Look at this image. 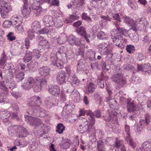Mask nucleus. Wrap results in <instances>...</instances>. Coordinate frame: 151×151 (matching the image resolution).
Masks as SVG:
<instances>
[{"mask_svg": "<svg viewBox=\"0 0 151 151\" xmlns=\"http://www.w3.org/2000/svg\"><path fill=\"white\" fill-rule=\"evenodd\" d=\"M73 109L72 104L70 102H67L65 104V106L63 108V110L65 111H67V112L68 111L70 112Z\"/></svg>", "mask_w": 151, "mask_h": 151, "instance_id": "6e6d98bb", "label": "nucleus"}, {"mask_svg": "<svg viewBox=\"0 0 151 151\" xmlns=\"http://www.w3.org/2000/svg\"><path fill=\"white\" fill-rule=\"evenodd\" d=\"M103 76H101L99 78L98 80H97V83L101 88H103L104 87V81H103Z\"/></svg>", "mask_w": 151, "mask_h": 151, "instance_id": "774afa93", "label": "nucleus"}, {"mask_svg": "<svg viewBox=\"0 0 151 151\" xmlns=\"http://www.w3.org/2000/svg\"><path fill=\"white\" fill-rule=\"evenodd\" d=\"M66 74L63 71H59L56 77V80L59 84H64L65 83Z\"/></svg>", "mask_w": 151, "mask_h": 151, "instance_id": "412c9836", "label": "nucleus"}, {"mask_svg": "<svg viewBox=\"0 0 151 151\" xmlns=\"http://www.w3.org/2000/svg\"><path fill=\"white\" fill-rule=\"evenodd\" d=\"M70 3L74 6H76L77 5L82 6L85 3V0H71Z\"/></svg>", "mask_w": 151, "mask_h": 151, "instance_id": "3c124183", "label": "nucleus"}, {"mask_svg": "<svg viewBox=\"0 0 151 151\" xmlns=\"http://www.w3.org/2000/svg\"><path fill=\"white\" fill-rule=\"evenodd\" d=\"M24 2L23 7L21 9L22 14L23 17L25 18L28 17L30 15L31 9L28 6L27 0H22Z\"/></svg>", "mask_w": 151, "mask_h": 151, "instance_id": "4468645a", "label": "nucleus"}, {"mask_svg": "<svg viewBox=\"0 0 151 151\" xmlns=\"http://www.w3.org/2000/svg\"><path fill=\"white\" fill-rule=\"evenodd\" d=\"M25 68V65L24 64L18 62V64L16 66L15 68H14V69L15 70V71L14 72V74H16L18 72V70H20L24 69Z\"/></svg>", "mask_w": 151, "mask_h": 151, "instance_id": "052dcab7", "label": "nucleus"}, {"mask_svg": "<svg viewBox=\"0 0 151 151\" xmlns=\"http://www.w3.org/2000/svg\"><path fill=\"white\" fill-rule=\"evenodd\" d=\"M15 32L18 33L22 34L24 32V29L21 24H18L13 26Z\"/></svg>", "mask_w": 151, "mask_h": 151, "instance_id": "a18cd8bd", "label": "nucleus"}, {"mask_svg": "<svg viewBox=\"0 0 151 151\" xmlns=\"http://www.w3.org/2000/svg\"><path fill=\"white\" fill-rule=\"evenodd\" d=\"M97 87L96 85L91 82L88 84L87 86V90L88 92L90 93L94 91Z\"/></svg>", "mask_w": 151, "mask_h": 151, "instance_id": "37998d69", "label": "nucleus"}, {"mask_svg": "<svg viewBox=\"0 0 151 151\" xmlns=\"http://www.w3.org/2000/svg\"><path fill=\"white\" fill-rule=\"evenodd\" d=\"M137 71H141L145 74L151 72V66L149 63L144 64L142 65H137Z\"/></svg>", "mask_w": 151, "mask_h": 151, "instance_id": "aec40b11", "label": "nucleus"}, {"mask_svg": "<svg viewBox=\"0 0 151 151\" xmlns=\"http://www.w3.org/2000/svg\"><path fill=\"white\" fill-rule=\"evenodd\" d=\"M127 51L130 53H133L135 50V47L134 45H127L126 46Z\"/></svg>", "mask_w": 151, "mask_h": 151, "instance_id": "69168bd1", "label": "nucleus"}, {"mask_svg": "<svg viewBox=\"0 0 151 151\" xmlns=\"http://www.w3.org/2000/svg\"><path fill=\"white\" fill-rule=\"evenodd\" d=\"M59 56L56 54L55 51H53L51 54L50 59L52 64L55 66L56 63L58 61L57 59L58 57Z\"/></svg>", "mask_w": 151, "mask_h": 151, "instance_id": "79ce46f5", "label": "nucleus"}, {"mask_svg": "<svg viewBox=\"0 0 151 151\" xmlns=\"http://www.w3.org/2000/svg\"><path fill=\"white\" fill-rule=\"evenodd\" d=\"M115 140L116 139L113 137H108L105 140V142H106L105 144H108L109 145L112 146L114 145Z\"/></svg>", "mask_w": 151, "mask_h": 151, "instance_id": "680f3d73", "label": "nucleus"}, {"mask_svg": "<svg viewBox=\"0 0 151 151\" xmlns=\"http://www.w3.org/2000/svg\"><path fill=\"white\" fill-rule=\"evenodd\" d=\"M25 121L30 125L35 126L34 133L36 136H41L45 132L46 126L42 121L39 118L32 117L28 115H24Z\"/></svg>", "mask_w": 151, "mask_h": 151, "instance_id": "39448f33", "label": "nucleus"}, {"mask_svg": "<svg viewBox=\"0 0 151 151\" xmlns=\"http://www.w3.org/2000/svg\"><path fill=\"white\" fill-rule=\"evenodd\" d=\"M111 79L115 83L121 85H123L126 83L125 79L120 73L113 75L111 77Z\"/></svg>", "mask_w": 151, "mask_h": 151, "instance_id": "2eb2a0df", "label": "nucleus"}, {"mask_svg": "<svg viewBox=\"0 0 151 151\" xmlns=\"http://www.w3.org/2000/svg\"><path fill=\"white\" fill-rule=\"evenodd\" d=\"M50 69L48 67L44 66L40 68L39 69V73L41 76L45 77L49 75Z\"/></svg>", "mask_w": 151, "mask_h": 151, "instance_id": "c756f323", "label": "nucleus"}, {"mask_svg": "<svg viewBox=\"0 0 151 151\" xmlns=\"http://www.w3.org/2000/svg\"><path fill=\"white\" fill-rule=\"evenodd\" d=\"M56 131L59 134L62 133L65 130V127L63 124L60 123L58 124L56 127Z\"/></svg>", "mask_w": 151, "mask_h": 151, "instance_id": "864d4df0", "label": "nucleus"}, {"mask_svg": "<svg viewBox=\"0 0 151 151\" xmlns=\"http://www.w3.org/2000/svg\"><path fill=\"white\" fill-rule=\"evenodd\" d=\"M0 6L2 7V9L9 13L12 10V7L10 4L3 0L0 1Z\"/></svg>", "mask_w": 151, "mask_h": 151, "instance_id": "393cba45", "label": "nucleus"}, {"mask_svg": "<svg viewBox=\"0 0 151 151\" xmlns=\"http://www.w3.org/2000/svg\"><path fill=\"white\" fill-rule=\"evenodd\" d=\"M11 20L13 23V26L18 24H22L23 22V18L20 16L15 14L11 17Z\"/></svg>", "mask_w": 151, "mask_h": 151, "instance_id": "bb28decb", "label": "nucleus"}, {"mask_svg": "<svg viewBox=\"0 0 151 151\" xmlns=\"http://www.w3.org/2000/svg\"><path fill=\"white\" fill-rule=\"evenodd\" d=\"M145 122L144 120H140V126L137 127V131L138 132H141L144 128H145L146 125H148L150 124V128H151V116L146 114L145 116Z\"/></svg>", "mask_w": 151, "mask_h": 151, "instance_id": "ddd939ff", "label": "nucleus"}, {"mask_svg": "<svg viewBox=\"0 0 151 151\" xmlns=\"http://www.w3.org/2000/svg\"><path fill=\"white\" fill-rule=\"evenodd\" d=\"M32 52H27L23 58V60L25 63L29 62L32 59Z\"/></svg>", "mask_w": 151, "mask_h": 151, "instance_id": "603ef678", "label": "nucleus"}, {"mask_svg": "<svg viewBox=\"0 0 151 151\" xmlns=\"http://www.w3.org/2000/svg\"><path fill=\"white\" fill-rule=\"evenodd\" d=\"M32 10H33L34 14L36 16H38L41 15L43 12H45L46 9H44L40 6L38 8Z\"/></svg>", "mask_w": 151, "mask_h": 151, "instance_id": "09e8293b", "label": "nucleus"}, {"mask_svg": "<svg viewBox=\"0 0 151 151\" xmlns=\"http://www.w3.org/2000/svg\"><path fill=\"white\" fill-rule=\"evenodd\" d=\"M47 84V80L44 78H41L38 76L35 78L29 76L27 78L26 83L22 85V87L25 89L32 88L35 91L38 92L45 88Z\"/></svg>", "mask_w": 151, "mask_h": 151, "instance_id": "f03ea898", "label": "nucleus"}, {"mask_svg": "<svg viewBox=\"0 0 151 151\" xmlns=\"http://www.w3.org/2000/svg\"><path fill=\"white\" fill-rule=\"evenodd\" d=\"M45 103L47 108L50 109L54 106H57L58 105V101L55 100L54 97L48 96L46 98Z\"/></svg>", "mask_w": 151, "mask_h": 151, "instance_id": "dca6fc26", "label": "nucleus"}, {"mask_svg": "<svg viewBox=\"0 0 151 151\" xmlns=\"http://www.w3.org/2000/svg\"><path fill=\"white\" fill-rule=\"evenodd\" d=\"M56 34V31L54 28H51L48 29L47 33V35L49 37H54Z\"/></svg>", "mask_w": 151, "mask_h": 151, "instance_id": "0e129e2a", "label": "nucleus"}, {"mask_svg": "<svg viewBox=\"0 0 151 151\" xmlns=\"http://www.w3.org/2000/svg\"><path fill=\"white\" fill-rule=\"evenodd\" d=\"M35 32L36 33V32L31 29H29L28 32V37L29 38H26L24 42V45L25 47L27 49H28L29 47V39L30 40H32L35 38Z\"/></svg>", "mask_w": 151, "mask_h": 151, "instance_id": "a211bd4d", "label": "nucleus"}, {"mask_svg": "<svg viewBox=\"0 0 151 151\" xmlns=\"http://www.w3.org/2000/svg\"><path fill=\"white\" fill-rule=\"evenodd\" d=\"M49 91L52 95L58 96L60 93V88L58 86H49Z\"/></svg>", "mask_w": 151, "mask_h": 151, "instance_id": "c85d7f7f", "label": "nucleus"}, {"mask_svg": "<svg viewBox=\"0 0 151 151\" xmlns=\"http://www.w3.org/2000/svg\"><path fill=\"white\" fill-rule=\"evenodd\" d=\"M86 65L85 64V61L83 59H80L78 63L77 67V71L78 72L81 73V72L83 73L85 72V73L87 74L88 73V66L86 67Z\"/></svg>", "mask_w": 151, "mask_h": 151, "instance_id": "f3484780", "label": "nucleus"}, {"mask_svg": "<svg viewBox=\"0 0 151 151\" xmlns=\"http://www.w3.org/2000/svg\"><path fill=\"white\" fill-rule=\"evenodd\" d=\"M69 47L67 46L64 47L63 46H61L58 48L57 52H55L56 54L59 56V55L61 56L65 55L66 51H68Z\"/></svg>", "mask_w": 151, "mask_h": 151, "instance_id": "f704fd0d", "label": "nucleus"}, {"mask_svg": "<svg viewBox=\"0 0 151 151\" xmlns=\"http://www.w3.org/2000/svg\"><path fill=\"white\" fill-rule=\"evenodd\" d=\"M136 151H151V141L145 142L141 147L137 148Z\"/></svg>", "mask_w": 151, "mask_h": 151, "instance_id": "6ab92c4d", "label": "nucleus"}, {"mask_svg": "<svg viewBox=\"0 0 151 151\" xmlns=\"http://www.w3.org/2000/svg\"><path fill=\"white\" fill-rule=\"evenodd\" d=\"M12 74L10 76L7 75L5 79H3L2 81H0V97L1 99H3L6 101L8 102V99L6 98V96L8 91V88L13 89L16 87V85L13 80L12 77Z\"/></svg>", "mask_w": 151, "mask_h": 151, "instance_id": "423d86ee", "label": "nucleus"}, {"mask_svg": "<svg viewBox=\"0 0 151 151\" xmlns=\"http://www.w3.org/2000/svg\"><path fill=\"white\" fill-rule=\"evenodd\" d=\"M67 39V35L64 33H61L57 38L58 43L60 44L65 43Z\"/></svg>", "mask_w": 151, "mask_h": 151, "instance_id": "e433bc0d", "label": "nucleus"}, {"mask_svg": "<svg viewBox=\"0 0 151 151\" xmlns=\"http://www.w3.org/2000/svg\"><path fill=\"white\" fill-rule=\"evenodd\" d=\"M111 113L109 112V114H107L104 117L105 120L106 122L107 126L110 128L114 129L118 125L117 115H120L121 117L124 118L127 114L123 111L115 109L111 110Z\"/></svg>", "mask_w": 151, "mask_h": 151, "instance_id": "0eeeda50", "label": "nucleus"}, {"mask_svg": "<svg viewBox=\"0 0 151 151\" xmlns=\"http://www.w3.org/2000/svg\"><path fill=\"white\" fill-rule=\"evenodd\" d=\"M114 142V146L115 147L119 149V147H121V151H126L123 145V140L116 138Z\"/></svg>", "mask_w": 151, "mask_h": 151, "instance_id": "2f4dec72", "label": "nucleus"}, {"mask_svg": "<svg viewBox=\"0 0 151 151\" xmlns=\"http://www.w3.org/2000/svg\"><path fill=\"white\" fill-rule=\"evenodd\" d=\"M105 140H99L97 142V150L98 151H105Z\"/></svg>", "mask_w": 151, "mask_h": 151, "instance_id": "4c0bfd02", "label": "nucleus"}, {"mask_svg": "<svg viewBox=\"0 0 151 151\" xmlns=\"http://www.w3.org/2000/svg\"><path fill=\"white\" fill-rule=\"evenodd\" d=\"M14 144L15 145L17 146H19L21 147H23L27 145L28 142L25 140L20 141L18 139H16L15 141Z\"/></svg>", "mask_w": 151, "mask_h": 151, "instance_id": "49530a36", "label": "nucleus"}, {"mask_svg": "<svg viewBox=\"0 0 151 151\" xmlns=\"http://www.w3.org/2000/svg\"><path fill=\"white\" fill-rule=\"evenodd\" d=\"M127 108L129 112L137 111L139 109L136 107L132 103L129 102L127 104Z\"/></svg>", "mask_w": 151, "mask_h": 151, "instance_id": "a19ab883", "label": "nucleus"}, {"mask_svg": "<svg viewBox=\"0 0 151 151\" xmlns=\"http://www.w3.org/2000/svg\"><path fill=\"white\" fill-rule=\"evenodd\" d=\"M32 53V55L35 59H38L41 56L40 51L37 49L34 50Z\"/></svg>", "mask_w": 151, "mask_h": 151, "instance_id": "bf43d9fd", "label": "nucleus"}, {"mask_svg": "<svg viewBox=\"0 0 151 151\" xmlns=\"http://www.w3.org/2000/svg\"><path fill=\"white\" fill-rule=\"evenodd\" d=\"M12 25H13V23L12 21L6 20L4 21L3 24V26L5 28H9L11 27Z\"/></svg>", "mask_w": 151, "mask_h": 151, "instance_id": "338daca9", "label": "nucleus"}, {"mask_svg": "<svg viewBox=\"0 0 151 151\" xmlns=\"http://www.w3.org/2000/svg\"><path fill=\"white\" fill-rule=\"evenodd\" d=\"M78 33L82 36H83L86 42L89 43L90 41L92 40L91 36L89 35L86 34L85 30L83 27H81L77 29Z\"/></svg>", "mask_w": 151, "mask_h": 151, "instance_id": "b1692460", "label": "nucleus"}, {"mask_svg": "<svg viewBox=\"0 0 151 151\" xmlns=\"http://www.w3.org/2000/svg\"><path fill=\"white\" fill-rule=\"evenodd\" d=\"M37 40L40 45L45 46V47L46 48L48 47V41L45 39L43 37L41 36H39L37 37Z\"/></svg>", "mask_w": 151, "mask_h": 151, "instance_id": "c9c22d12", "label": "nucleus"}, {"mask_svg": "<svg viewBox=\"0 0 151 151\" xmlns=\"http://www.w3.org/2000/svg\"><path fill=\"white\" fill-rule=\"evenodd\" d=\"M148 24V22L144 17L139 18L134 22V27H132L131 29L136 31L139 28L144 27Z\"/></svg>", "mask_w": 151, "mask_h": 151, "instance_id": "9b49d317", "label": "nucleus"}, {"mask_svg": "<svg viewBox=\"0 0 151 151\" xmlns=\"http://www.w3.org/2000/svg\"><path fill=\"white\" fill-rule=\"evenodd\" d=\"M70 96L74 101L76 102L79 101L80 99V93L77 91H73L70 93Z\"/></svg>", "mask_w": 151, "mask_h": 151, "instance_id": "58836bf2", "label": "nucleus"}, {"mask_svg": "<svg viewBox=\"0 0 151 151\" xmlns=\"http://www.w3.org/2000/svg\"><path fill=\"white\" fill-rule=\"evenodd\" d=\"M24 77V73L22 72H20L17 74L15 77V80L17 82H19L22 80Z\"/></svg>", "mask_w": 151, "mask_h": 151, "instance_id": "4d7b16f0", "label": "nucleus"}, {"mask_svg": "<svg viewBox=\"0 0 151 151\" xmlns=\"http://www.w3.org/2000/svg\"><path fill=\"white\" fill-rule=\"evenodd\" d=\"M58 14V15H56L54 19V25L56 28L61 27L64 23V20L62 16V13L59 11L57 12Z\"/></svg>", "mask_w": 151, "mask_h": 151, "instance_id": "f8f14e48", "label": "nucleus"}, {"mask_svg": "<svg viewBox=\"0 0 151 151\" xmlns=\"http://www.w3.org/2000/svg\"><path fill=\"white\" fill-rule=\"evenodd\" d=\"M114 142V146L115 147L119 149V147H121V151H126L123 145V140L116 138Z\"/></svg>", "mask_w": 151, "mask_h": 151, "instance_id": "473e14b6", "label": "nucleus"}, {"mask_svg": "<svg viewBox=\"0 0 151 151\" xmlns=\"http://www.w3.org/2000/svg\"><path fill=\"white\" fill-rule=\"evenodd\" d=\"M65 56L66 57V58L69 60L73 59L74 58V53L71 50V48L70 47H69L68 51H66Z\"/></svg>", "mask_w": 151, "mask_h": 151, "instance_id": "8fccbe9b", "label": "nucleus"}, {"mask_svg": "<svg viewBox=\"0 0 151 151\" xmlns=\"http://www.w3.org/2000/svg\"><path fill=\"white\" fill-rule=\"evenodd\" d=\"M85 115L89 116L88 117V121L84 118L83 119L85 121L82 122L79 126L78 130L81 133L89 132L94 129V127L93 125L95 124V119L93 116V114L91 111L81 109L79 111V116Z\"/></svg>", "mask_w": 151, "mask_h": 151, "instance_id": "7ed1b4c3", "label": "nucleus"}, {"mask_svg": "<svg viewBox=\"0 0 151 151\" xmlns=\"http://www.w3.org/2000/svg\"><path fill=\"white\" fill-rule=\"evenodd\" d=\"M10 109H13L15 112H13L12 114V112H10L7 110L1 111L0 112V114H1L2 118L4 119H7L10 116H12L13 118L17 119L18 117L17 113L19 111L18 107L17 106H16L13 108L12 107H11Z\"/></svg>", "mask_w": 151, "mask_h": 151, "instance_id": "9d476101", "label": "nucleus"}, {"mask_svg": "<svg viewBox=\"0 0 151 151\" xmlns=\"http://www.w3.org/2000/svg\"><path fill=\"white\" fill-rule=\"evenodd\" d=\"M28 106L31 107L27 111V113L31 115L33 114L32 110L33 109L34 113L37 112L39 114V116L44 117L47 115L46 111L41 108L40 107V105L41 103V101L39 96H33L28 99Z\"/></svg>", "mask_w": 151, "mask_h": 151, "instance_id": "20e7f679", "label": "nucleus"}, {"mask_svg": "<svg viewBox=\"0 0 151 151\" xmlns=\"http://www.w3.org/2000/svg\"><path fill=\"white\" fill-rule=\"evenodd\" d=\"M68 41L69 44L72 45L75 44L77 46H80L81 44L80 39L76 38L75 36L73 35H70L69 36Z\"/></svg>", "mask_w": 151, "mask_h": 151, "instance_id": "4be33fe9", "label": "nucleus"}, {"mask_svg": "<svg viewBox=\"0 0 151 151\" xmlns=\"http://www.w3.org/2000/svg\"><path fill=\"white\" fill-rule=\"evenodd\" d=\"M129 6L133 10H136L138 9V6L134 2H133L131 0H129L127 1Z\"/></svg>", "mask_w": 151, "mask_h": 151, "instance_id": "13d9d810", "label": "nucleus"}, {"mask_svg": "<svg viewBox=\"0 0 151 151\" xmlns=\"http://www.w3.org/2000/svg\"><path fill=\"white\" fill-rule=\"evenodd\" d=\"M125 130L127 134L126 139L129 143V144L133 148H135L136 147V145L134 142L132 141L131 139L129 132V127L127 125H125Z\"/></svg>", "mask_w": 151, "mask_h": 151, "instance_id": "5701e85b", "label": "nucleus"}, {"mask_svg": "<svg viewBox=\"0 0 151 151\" xmlns=\"http://www.w3.org/2000/svg\"><path fill=\"white\" fill-rule=\"evenodd\" d=\"M71 143L69 139H65L62 141L61 146L63 149H67L70 147Z\"/></svg>", "mask_w": 151, "mask_h": 151, "instance_id": "ea45409f", "label": "nucleus"}, {"mask_svg": "<svg viewBox=\"0 0 151 151\" xmlns=\"http://www.w3.org/2000/svg\"><path fill=\"white\" fill-rule=\"evenodd\" d=\"M40 2V0H30V7L32 10L40 7V4H42Z\"/></svg>", "mask_w": 151, "mask_h": 151, "instance_id": "72a5a7b5", "label": "nucleus"}, {"mask_svg": "<svg viewBox=\"0 0 151 151\" xmlns=\"http://www.w3.org/2000/svg\"><path fill=\"white\" fill-rule=\"evenodd\" d=\"M86 56L90 60H93L95 58V52L91 50H88L86 53Z\"/></svg>", "mask_w": 151, "mask_h": 151, "instance_id": "c03bdc74", "label": "nucleus"}, {"mask_svg": "<svg viewBox=\"0 0 151 151\" xmlns=\"http://www.w3.org/2000/svg\"><path fill=\"white\" fill-rule=\"evenodd\" d=\"M44 24L47 27H52L54 25V21L51 16L47 15L45 16L43 19Z\"/></svg>", "mask_w": 151, "mask_h": 151, "instance_id": "a878e982", "label": "nucleus"}, {"mask_svg": "<svg viewBox=\"0 0 151 151\" xmlns=\"http://www.w3.org/2000/svg\"><path fill=\"white\" fill-rule=\"evenodd\" d=\"M64 63L63 58H60L56 63L55 65H56L59 69H61L63 67V64Z\"/></svg>", "mask_w": 151, "mask_h": 151, "instance_id": "e2e57ef3", "label": "nucleus"}, {"mask_svg": "<svg viewBox=\"0 0 151 151\" xmlns=\"http://www.w3.org/2000/svg\"><path fill=\"white\" fill-rule=\"evenodd\" d=\"M8 134L10 136H13L17 133L19 137H24L28 135L26 129L20 125H12L8 128Z\"/></svg>", "mask_w": 151, "mask_h": 151, "instance_id": "6e6552de", "label": "nucleus"}, {"mask_svg": "<svg viewBox=\"0 0 151 151\" xmlns=\"http://www.w3.org/2000/svg\"><path fill=\"white\" fill-rule=\"evenodd\" d=\"M37 65V63L35 61L32 60L29 64L28 66L29 70L32 71L36 70Z\"/></svg>", "mask_w": 151, "mask_h": 151, "instance_id": "5fc2aeb1", "label": "nucleus"}, {"mask_svg": "<svg viewBox=\"0 0 151 151\" xmlns=\"http://www.w3.org/2000/svg\"><path fill=\"white\" fill-rule=\"evenodd\" d=\"M68 81L72 86L74 87L77 86L80 83L79 80L76 76L75 74L72 76H69Z\"/></svg>", "mask_w": 151, "mask_h": 151, "instance_id": "cd10ccee", "label": "nucleus"}, {"mask_svg": "<svg viewBox=\"0 0 151 151\" xmlns=\"http://www.w3.org/2000/svg\"><path fill=\"white\" fill-rule=\"evenodd\" d=\"M124 22L126 23L128 25L132 27L134 25V21L133 20L127 17H124Z\"/></svg>", "mask_w": 151, "mask_h": 151, "instance_id": "de8ad7c7", "label": "nucleus"}, {"mask_svg": "<svg viewBox=\"0 0 151 151\" xmlns=\"http://www.w3.org/2000/svg\"><path fill=\"white\" fill-rule=\"evenodd\" d=\"M41 25L40 22L37 20L34 21L31 25V29L36 32V33L41 29Z\"/></svg>", "mask_w": 151, "mask_h": 151, "instance_id": "7c9ffc66", "label": "nucleus"}, {"mask_svg": "<svg viewBox=\"0 0 151 151\" xmlns=\"http://www.w3.org/2000/svg\"><path fill=\"white\" fill-rule=\"evenodd\" d=\"M6 58L5 54L4 53L2 54L0 60V68H3L4 70H8L9 73L7 75H9V76L10 77L11 74H12V77L13 78L15 70L14 69V66L12 63H8L4 64L6 60Z\"/></svg>", "mask_w": 151, "mask_h": 151, "instance_id": "1a4fd4ad", "label": "nucleus"}, {"mask_svg": "<svg viewBox=\"0 0 151 151\" xmlns=\"http://www.w3.org/2000/svg\"><path fill=\"white\" fill-rule=\"evenodd\" d=\"M107 16H101V20L99 23L100 25L103 27L105 26L108 21H110L112 18L115 21H114V24L116 29H114L111 32V34L112 38L114 44L122 49L124 48L126 44V40L125 39H121V34L119 32V22L121 20L118 14L114 15L111 12V9H108L106 12Z\"/></svg>", "mask_w": 151, "mask_h": 151, "instance_id": "f257e3e1", "label": "nucleus"}]
</instances>
